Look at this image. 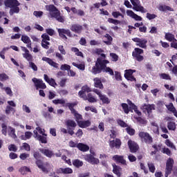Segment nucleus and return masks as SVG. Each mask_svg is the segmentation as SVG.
I'll use <instances>...</instances> for the list:
<instances>
[{
	"mask_svg": "<svg viewBox=\"0 0 177 177\" xmlns=\"http://www.w3.org/2000/svg\"><path fill=\"white\" fill-rule=\"evenodd\" d=\"M110 62L106 59H103L102 57H98L95 62V64L92 67L91 73L94 75L100 74L101 73H109L110 75H114V71L111 68L107 66Z\"/></svg>",
	"mask_w": 177,
	"mask_h": 177,
	"instance_id": "f257e3e1",
	"label": "nucleus"
},
{
	"mask_svg": "<svg viewBox=\"0 0 177 177\" xmlns=\"http://www.w3.org/2000/svg\"><path fill=\"white\" fill-rule=\"evenodd\" d=\"M5 6V9H9V14L10 16H13L15 14L20 13V2L17 0H0V6Z\"/></svg>",
	"mask_w": 177,
	"mask_h": 177,
	"instance_id": "f03ea898",
	"label": "nucleus"
},
{
	"mask_svg": "<svg viewBox=\"0 0 177 177\" xmlns=\"http://www.w3.org/2000/svg\"><path fill=\"white\" fill-rule=\"evenodd\" d=\"M47 10H49L52 17H55L59 23H64V18L60 16V11L53 4L46 6Z\"/></svg>",
	"mask_w": 177,
	"mask_h": 177,
	"instance_id": "7ed1b4c3",
	"label": "nucleus"
},
{
	"mask_svg": "<svg viewBox=\"0 0 177 177\" xmlns=\"http://www.w3.org/2000/svg\"><path fill=\"white\" fill-rule=\"evenodd\" d=\"M78 102H68L66 104V107H68L69 110L71 111V114L74 115L75 118L76 122H80L81 120L83 119L82 115L80 114L78 111L74 109L75 106H77Z\"/></svg>",
	"mask_w": 177,
	"mask_h": 177,
	"instance_id": "20e7f679",
	"label": "nucleus"
},
{
	"mask_svg": "<svg viewBox=\"0 0 177 177\" xmlns=\"http://www.w3.org/2000/svg\"><path fill=\"white\" fill-rule=\"evenodd\" d=\"M143 53H145V50H143V49L135 48L132 52V57L136 60V62H143L145 60V57L142 55Z\"/></svg>",
	"mask_w": 177,
	"mask_h": 177,
	"instance_id": "39448f33",
	"label": "nucleus"
},
{
	"mask_svg": "<svg viewBox=\"0 0 177 177\" xmlns=\"http://www.w3.org/2000/svg\"><path fill=\"white\" fill-rule=\"evenodd\" d=\"M138 136L141 139V141L146 145H151L153 143V137L147 132L140 131Z\"/></svg>",
	"mask_w": 177,
	"mask_h": 177,
	"instance_id": "423d86ee",
	"label": "nucleus"
},
{
	"mask_svg": "<svg viewBox=\"0 0 177 177\" xmlns=\"http://www.w3.org/2000/svg\"><path fill=\"white\" fill-rule=\"evenodd\" d=\"M65 125L68 129V133L71 135V136H73L74 135V129L77 127V123L75 121L68 119L65 122Z\"/></svg>",
	"mask_w": 177,
	"mask_h": 177,
	"instance_id": "0eeeda50",
	"label": "nucleus"
},
{
	"mask_svg": "<svg viewBox=\"0 0 177 177\" xmlns=\"http://www.w3.org/2000/svg\"><path fill=\"white\" fill-rule=\"evenodd\" d=\"M174 161L171 158H169L166 162L165 174V176L168 177L172 174V169L174 168Z\"/></svg>",
	"mask_w": 177,
	"mask_h": 177,
	"instance_id": "6e6552de",
	"label": "nucleus"
},
{
	"mask_svg": "<svg viewBox=\"0 0 177 177\" xmlns=\"http://www.w3.org/2000/svg\"><path fill=\"white\" fill-rule=\"evenodd\" d=\"M131 5H133V10L136 12H141V13H146V10L140 4V0H130Z\"/></svg>",
	"mask_w": 177,
	"mask_h": 177,
	"instance_id": "1a4fd4ad",
	"label": "nucleus"
},
{
	"mask_svg": "<svg viewBox=\"0 0 177 177\" xmlns=\"http://www.w3.org/2000/svg\"><path fill=\"white\" fill-rule=\"evenodd\" d=\"M57 32L59 34V37H60V38H62V39L67 40V37H69L70 38L73 37V35H71V31H70V29L58 28Z\"/></svg>",
	"mask_w": 177,
	"mask_h": 177,
	"instance_id": "9d476101",
	"label": "nucleus"
},
{
	"mask_svg": "<svg viewBox=\"0 0 177 177\" xmlns=\"http://www.w3.org/2000/svg\"><path fill=\"white\" fill-rule=\"evenodd\" d=\"M132 41H133V42H136V46H139V48H142V49L147 48V39L135 37L132 39Z\"/></svg>",
	"mask_w": 177,
	"mask_h": 177,
	"instance_id": "9b49d317",
	"label": "nucleus"
},
{
	"mask_svg": "<svg viewBox=\"0 0 177 177\" xmlns=\"http://www.w3.org/2000/svg\"><path fill=\"white\" fill-rule=\"evenodd\" d=\"M32 81L35 84L36 89H46V84L44 83V81H42V80L33 77L32 79Z\"/></svg>",
	"mask_w": 177,
	"mask_h": 177,
	"instance_id": "f8f14e48",
	"label": "nucleus"
},
{
	"mask_svg": "<svg viewBox=\"0 0 177 177\" xmlns=\"http://www.w3.org/2000/svg\"><path fill=\"white\" fill-rule=\"evenodd\" d=\"M33 133L34 138L37 139V140H39L40 143H42L44 145H46V143H48V136L39 135L38 134V131H37V130H34Z\"/></svg>",
	"mask_w": 177,
	"mask_h": 177,
	"instance_id": "ddd939ff",
	"label": "nucleus"
},
{
	"mask_svg": "<svg viewBox=\"0 0 177 177\" xmlns=\"http://www.w3.org/2000/svg\"><path fill=\"white\" fill-rule=\"evenodd\" d=\"M141 109L143 113H147L148 115H150L151 113H153V110H156V105L154 104H144Z\"/></svg>",
	"mask_w": 177,
	"mask_h": 177,
	"instance_id": "4468645a",
	"label": "nucleus"
},
{
	"mask_svg": "<svg viewBox=\"0 0 177 177\" xmlns=\"http://www.w3.org/2000/svg\"><path fill=\"white\" fill-rule=\"evenodd\" d=\"M131 153H136L139 150V145L135 141L129 140L127 142Z\"/></svg>",
	"mask_w": 177,
	"mask_h": 177,
	"instance_id": "2eb2a0df",
	"label": "nucleus"
},
{
	"mask_svg": "<svg viewBox=\"0 0 177 177\" xmlns=\"http://www.w3.org/2000/svg\"><path fill=\"white\" fill-rule=\"evenodd\" d=\"M85 160L87 161V162L92 164V165H97V164L100 162V160L97 158L93 157V155L92 154L86 155Z\"/></svg>",
	"mask_w": 177,
	"mask_h": 177,
	"instance_id": "dca6fc26",
	"label": "nucleus"
},
{
	"mask_svg": "<svg viewBox=\"0 0 177 177\" xmlns=\"http://www.w3.org/2000/svg\"><path fill=\"white\" fill-rule=\"evenodd\" d=\"M121 145H122V142H121V140L120 138H115L113 140L109 141V147L111 149H121Z\"/></svg>",
	"mask_w": 177,
	"mask_h": 177,
	"instance_id": "f3484780",
	"label": "nucleus"
},
{
	"mask_svg": "<svg viewBox=\"0 0 177 177\" xmlns=\"http://www.w3.org/2000/svg\"><path fill=\"white\" fill-rule=\"evenodd\" d=\"M91 88H89V86H83L82 87V91H80L78 93V95L80 96V97H81L82 99H86V94L85 93L86 92H87V93H89V92H91Z\"/></svg>",
	"mask_w": 177,
	"mask_h": 177,
	"instance_id": "a211bd4d",
	"label": "nucleus"
},
{
	"mask_svg": "<svg viewBox=\"0 0 177 177\" xmlns=\"http://www.w3.org/2000/svg\"><path fill=\"white\" fill-rule=\"evenodd\" d=\"M70 30H72L73 32H75V34H81L84 28L80 24H75L71 25Z\"/></svg>",
	"mask_w": 177,
	"mask_h": 177,
	"instance_id": "6ab92c4d",
	"label": "nucleus"
},
{
	"mask_svg": "<svg viewBox=\"0 0 177 177\" xmlns=\"http://www.w3.org/2000/svg\"><path fill=\"white\" fill-rule=\"evenodd\" d=\"M127 16H129L132 19H134V20H136V21H142V20H143V18H142V17L136 15L135 12H133V11H132L131 10H127Z\"/></svg>",
	"mask_w": 177,
	"mask_h": 177,
	"instance_id": "aec40b11",
	"label": "nucleus"
},
{
	"mask_svg": "<svg viewBox=\"0 0 177 177\" xmlns=\"http://www.w3.org/2000/svg\"><path fill=\"white\" fill-rule=\"evenodd\" d=\"M113 159L118 164H122V165H127V160H125V159H124L123 156L115 155L113 156Z\"/></svg>",
	"mask_w": 177,
	"mask_h": 177,
	"instance_id": "412c9836",
	"label": "nucleus"
},
{
	"mask_svg": "<svg viewBox=\"0 0 177 177\" xmlns=\"http://www.w3.org/2000/svg\"><path fill=\"white\" fill-rule=\"evenodd\" d=\"M41 60H43V62H46L50 66H52V67H54V68H59V64L55 62L52 59L49 57H43Z\"/></svg>",
	"mask_w": 177,
	"mask_h": 177,
	"instance_id": "4be33fe9",
	"label": "nucleus"
},
{
	"mask_svg": "<svg viewBox=\"0 0 177 177\" xmlns=\"http://www.w3.org/2000/svg\"><path fill=\"white\" fill-rule=\"evenodd\" d=\"M21 49L24 52H25V53L23 54V57L26 59L28 62H32V55L30 54V50H28V49H27L26 47H21Z\"/></svg>",
	"mask_w": 177,
	"mask_h": 177,
	"instance_id": "5701e85b",
	"label": "nucleus"
},
{
	"mask_svg": "<svg viewBox=\"0 0 177 177\" xmlns=\"http://www.w3.org/2000/svg\"><path fill=\"white\" fill-rule=\"evenodd\" d=\"M39 151L42 154H44V156H46V157H48V158H52V157H53L54 156L53 151H51L49 149L41 148L39 149Z\"/></svg>",
	"mask_w": 177,
	"mask_h": 177,
	"instance_id": "b1692460",
	"label": "nucleus"
},
{
	"mask_svg": "<svg viewBox=\"0 0 177 177\" xmlns=\"http://www.w3.org/2000/svg\"><path fill=\"white\" fill-rule=\"evenodd\" d=\"M35 164L39 169H41L42 172H45V174H48V172H49L48 169L44 166V162H42V160L38 159L36 160Z\"/></svg>",
	"mask_w": 177,
	"mask_h": 177,
	"instance_id": "393cba45",
	"label": "nucleus"
},
{
	"mask_svg": "<svg viewBox=\"0 0 177 177\" xmlns=\"http://www.w3.org/2000/svg\"><path fill=\"white\" fill-rule=\"evenodd\" d=\"M77 149L80 151H83V153L89 151V146L82 142L77 143Z\"/></svg>",
	"mask_w": 177,
	"mask_h": 177,
	"instance_id": "a878e982",
	"label": "nucleus"
},
{
	"mask_svg": "<svg viewBox=\"0 0 177 177\" xmlns=\"http://www.w3.org/2000/svg\"><path fill=\"white\" fill-rule=\"evenodd\" d=\"M160 12H174V8L169 7V6L160 4L158 7Z\"/></svg>",
	"mask_w": 177,
	"mask_h": 177,
	"instance_id": "bb28decb",
	"label": "nucleus"
},
{
	"mask_svg": "<svg viewBox=\"0 0 177 177\" xmlns=\"http://www.w3.org/2000/svg\"><path fill=\"white\" fill-rule=\"evenodd\" d=\"M112 166L113 174H115V175H116L118 177H121V171H122V168L115 164L112 165Z\"/></svg>",
	"mask_w": 177,
	"mask_h": 177,
	"instance_id": "cd10ccee",
	"label": "nucleus"
},
{
	"mask_svg": "<svg viewBox=\"0 0 177 177\" xmlns=\"http://www.w3.org/2000/svg\"><path fill=\"white\" fill-rule=\"evenodd\" d=\"M94 81V86L95 88H99V89H103L104 86H103V84L102 83V80L99 77H95L93 79Z\"/></svg>",
	"mask_w": 177,
	"mask_h": 177,
	"instance_id": "c85d7f7f",
	"label": "nucleus"
},
{
	"mask_svg": "<svg viewBox=\"0 0 177 177\" xmlns=\"http://www.w3.org/2000/svg\"><path fill=\"white\" fill-rule=\"evenodd\" d=\"M44 80L46 81V82L49 84L50 85V86H55V85H57L56 84V81L55 80V79L49 78V77L46 74H44Z\"/></svg>",
	"mask_w": 177,
	"mask_h": 177,
	"instance_id": "c756f323",
	"label": "nucleus"
},
{
	"mask_svg": "<svg viewBox=\"0 0 177 177\" xmlns=\"http://www.w3.org/2000/svg\"><path fill=\"white\" fill-rule=\"evenodd\" d=\"M91 122L89 120H81L78 122V126L80 128H88V127H91Z\"/></svg>",
	"mask_w": 177,
	"mask_h": 177,
	"instance_id": "7c9ffc66",
	"label": "nucleus"
},
{
	"mask_svg": "<svg viewBox=\"0 0 177 177\" xmlns=\"http://www.w3.org/2000/svg\"><path fill=\"white\" fill-rule=\"evenodd\" d=\"M129 104H130L131 108L138 115V117L142 116V112L138 109V106L135 105V104L132 103V101H129Z\"/></svg>",
	"mask_w": 177,
	"mask_h": 177,
	"instance_id": "2f4dec72",
	"label": "nucleus"
},
{
	"mask_svg": "<svg viewBox=\"0 0 177 177\" xmlns=\"http://www.w3.org/2000/svg\"><path fill=\"white\" fill-rule=\"evenodd\" d=\"M165 38L167 41H169V42H172L173 41H177L176 39H175V35L170 32H167L165 35Z\"/></svg>",
	"mask_w": 177,
	"mask_h": 177,
	"instance_id": "473e14b6",
	"label": "nucleus"
},
{
	"mask_svg": "<svg viewBox=\"0 0 177 177\" xmlns=\"http://www.w3.org/2000/svg\"><path fill=\"white\" fill-rule=\"evenodd\" d=\"M71 12H73V15H77V16H84L85 12L82 10H77L75 7H72L71 8Z\"/></svg>",
	"mask_w": 177,
	"mask_h": 177,
	"instance_id": "72a5a7b5",
	"label": "nucleus"
},
{
	"mask_svg": "<svg viewBox=\"0 0 177 177\" xmlns=\"http://www.w3.org/2000/svg\"><path fill=\"white\" fill-rule=\"evenodd\" d=\"M100 100H101L103 104H110V102H111V100L108 98L107 95L103 94L100 95Z\"/></svg>",
	"mask_w": 177,
	"mask_h": 177,
	"instance_id": "f704fd0d",
	"label": "nucleus"
},
{
	"mask_svg": "<svg viewBox=\"0 0 177 177\" xmlns=\"http://www.w3.org/2000/svg\"><path fill=\"white\" fill-rule=\"evenodd\" d=\"M122 109L125 114H129V111H131V107L127 103L121 104Z\"/></svg>",
	"mask_w": 177,
	"mask_h": 177,
	"instance_id": "c9c22d12",
	"label": "nucleus"
},
{
	"mask_svg": "<svg viewBox=\"0 0 177 177\" xmlns=\"http://www.w3.org/2000/svg\"><path fill=\"white\" fill-rule=\"evenodd\" d=\"M133 73H136V70L128 69L125 71L124 78H129L133 75Z\"/></svg>",
	"mask_w": 177,
	"mask_h": 177,
	"instance_id": "e433bc0d",
	"label": "nucleus"
},
{
	"mask_svg": "<svg viewBox=\"0 0 177 177\" xmlns=\"http://www.w3.org/2000/svg\"><path fill=\"white\" fill-rule=\"evenodd\" d=\"M32 133L30 131H26L25 135L21 136V140H27V139H31Z\"/></svg>",
	"mask_w": 177,
	"mask_h": 177,
	"instance_id": "4c0bfd02",
	"label": "nucleus"
},
{
	"mask_svg": "<svg viewBox=\"0 0 177 177\" xmlns=\"http://www.w3.org/2000/svg\"><path fill=\"white\" fill-rule=\"evenodd\" d=\"M73 165H74V167H75L76 168H80V167H82V165H84V162L80 160V159H76L73 160Z\"/></svg>",
	"mask_w": 177,
	"mask_h": 177,
	"instance_id": "58836bf2",
	"label": "nucleus"
},
{
	"mask_svg": "<svg viewBox=\"0 0 177 177\" xmlns=\"http://www.w3.org/2000/svg\"><path fill=\"white\" fill-rule=\"evenodd\" d=\"M167 128L169 131H176V124L174 122H167Z\"/></svg>",
	"mask_w": 177,
	"mask_h": 177,
	"instance_id": "ea45409f",
	"label": "nucleus"
},
{
	"mask_svg": "<svg viewBox=\"0 0 177 177\" xmlns=\"http://www.w3.org/2000/svg\"><path fill=\"white\" fill-rule=\"evenodd\" d=\"M19 171L20 172V174H21V175H26V172H31V169H30L26 166H24L19 169Z\"/></svg>",
	"mask_w": 177,
	"mask_h": 177,
	"instance_id": "a19ab883",
	"label": "nucleus"
},
{
	"mask_svg": "<svg viewBox=\"0 0 177 177\" xmlns=\"http://www.w3.org/2000/svg\"><path fill=\"white\" fill-rule=\"evenodd\" d=\"M26 150V151H30L31 150V147L27 142H24L22 146L20 147L21 150Z\"/></svg>",
	"mask_w": 177,
	"mask_h": 177,
	"instance_id": "79ce46f5",
	"label": "nucleus"
},
{
	"mask_svg": "<svg viewBox=\"0 0 177 177\" xmlns=\"http://www.w3.org/2000/svg\"><path fill=\"white\" fill-rule=\"evenodd\" d=\"M72 64H73V66H74V67H76L79 70H82V71H84V70H85V64H78L75 62H73Z\"/></svg>",
	"mask_w": 177,
	"mask_h": 177,
	"instance_id": "37998d69",
	"label": "nucleus"
},
{
	"mask_svg": "<svg viewBox=\"0 0 177 177\" xmlns=\"http://www.w3.org/2000/svg\"><path fill=\"white\" fill-rule=\"evenodd\" d=\"M104 37L107 39V41H104V44H106V45H111V42H113V37L109 34H106Z\"/></svg>",
	"mask_w": 177,
	"mask_h": 177,
	"instance_id": "c03bdc74",
	"label": "nucleus"
},
{
	"mask_svg": "<svg viewBox=\"0 0 177 177\" xmlns=\"http://www.w3.org/2000/svg\"><path fill=\"white\" fill-rule=\"evenodd\" d=\"M107 21L108 23H110L111 24H114L115 26H117L118 24H121V21H119L118 19H114L113 18H109Z\"/></svg>",
	"mask_w": 177,
	"mask_h": 177,
	"instance_id": "a18cd8bd",
	"label": "nucleus"
},
{
	"mask_svg": "<svg viewBox=\"0 0 177 177\" xmlns=\"http://www.w3.org/2000/svg\"><path fill=\"white\" fill-rule=\"evenodd\" d=\"M10 132L8 133L9 136L12 138V139H17V136H16V129L12 127H10Z\"/></svg>",
	"mask_w": 177,
	"mask_h": 177,
	"instance_id": "49530a36",
	"label": "nucleus"
},
{
	"mask_svg": "<svg viewBox=\"0 0 177 177\" xmlns=\"http://www.w3.org/2000/svg\"><path fill=\"white\" fill-rule=\"evenodd\" d=\"M70 69H71V66L67 64H62L60 66L62 71H68Z\"/></svg>",
	"mask_w": 177,
	"mask_h": 177,
	"instance_id": "de8ad7c7",
	"label": "nucleus"
},
{
	"mask_svg": "<svg viewBox=\"0 0 177 177\" xmlns=\"http://www.w3.org/2000/svg\"><path fill=\"white\" fill-rule=\"evenodd\" d=\"M166 107L169 111H171V113H176V109H175V106H174L173 103H169V104L166 105Z\"/></svg>",
	"mask_w": 177,
	"mask_h": 177,
	"instance_id": "09e8293b",
	"label": "nucleus"
},
{
	"mask_svg": "<svg viewBox=\"0 0 177 177\" xmlns=\"http://www.w3.org/2000/svg\"><path fill=\"white\" fill-rule=\"evenodd\" d=\"M126 131L127 132L128 135H130V136H133L136 132L135 129L131 128L130 127L126 128Z\"/></svg>",
	"mask_w": 177,
	"mask_h": 177,
	"instance_id": "8fccbe9b",
	"label": "nucleus"
},
{
	"mask_svg": "<svg viewBox=\"0 0 177 177\" xmlns=\"http://www.w3.org/2000/svg\"><path fill=\"white\" fill-rule=\"evenodd\" d=\"M21 40L22 41V42H24V44H28V42L31 41V39H30V37H28V36L24 35L21 36Z\"/></svg>",
	"mask_w": 177,
	"mask_h": 177,
	"instance_id": "3c124183",
	"label": "nucleus"
},
{
	"mask_svg": "<svg viewBox=\"0 0 177 177\" xmlns=\"http://www.w3.org/2000/svg\"><path fill=\"white\" fill-rule=\"evenodd\" d=\"M162 80H166L167 81H171V76L167 73H161L159 75Z\"/></svg>",
	"mask_w": 177,
	"mask_h": 177,
	"instance_id": "603ef678",
	"label": "nucleus"
},
{
	"mask_svg": "<svg viewBox=\"0 0 177 177\" xmlns=\"http://www.w3.org/2000/svg\"><path fill=\"white\" fill-rule=\"evenodd\" d=\"M62 174H64V175H67L68 174H73V169H71L70 167L62 168Z\"/></svg>",
	"mask_w": 177,
	"mask_h": 177,
	"instance_id": "864d4df0",
	"label": "nucleus"
},
{
	"mask_svg": "<svg viewBox=\"0 0 177 177\" xmlns=\"http://www.w3.org/2000/svg\"><path fill=\"white\" fill-rule=\"evenodd\" d=\"M165 145L168 147H170L171 149H174V150H176V147H175V145H174V143H172V142H171V140H165Z\"/></svg>",
	"mask_w": 177,
	"mask_h": 177,
	"instance_id": "5fc2aeb1",
	"label": "nucleus"
},
{
	"mask_svg": "<svg viewBox=\"0 0 177 177\" xmlns=\"http://www.w3.org/2000/svg\"><path fill=\"white\" fill-rule=\"evenodd\" d=\"M1 128L2 134L4 135V136H6V135H8V127L6 126V124H5V123H3L1 124Z\"/></svg>",
	"mask_w": 177,
	"mask_h": 177,
	"instance_id": "6e6d98bb",
	"label": "nucleus"
},
{
	"mask_svg": "<svg viewBox=\"0 0 177 177\" xmlns=\"http://www.w3.org/2000/svg\"><path fill=\"white\" fill-rule=\"evenodd\" d=\"M53 103L54 104H64L66 103V100L64 99L53 100Z\"/></svg>",
	"mask_w": 177,
	"mask_h": 177,
	"instance_id": "4d7b16f0",
	"label": "nucleus"
},
{
	"mask_svg": "<svg viewBox=\"0 0 177 177\" xmlns=\"http://www.w3.org/2000/svg\"><path fill=\"white\" fill-rule=\"evenodd\" d=\"M118 124L122 128H127L128 127V124L125 122H124V120H122L121 119L118 120Z\"/></svg>",
	"mask_w": 177,
	"mask_h": 177,
	"instance_id": "13d9d810",
	"label": "nucleus"
},
{
	"mask_svg": "<svg viewBox=\"0 0 177 177\" xmlns=\"http://www.w3.org/2000/svg\"><path fill=\"white\" fill-rule=\"evenodd\" d=\"M9 80V76L6 73H0V81L3 82Z\"/></svg>",
	"mask_w": 177,
	"mask_h": 177,
	"instance_id": "bf43d9fd",
	"label": "nucleus"
},
{
	"mask_svg": "<svg viewBox=\"0 0 177 177\" xmlns=\"http://www.w3.org/2000/svg\"><path fill=\"white\" fill-rule=\"evenodd\" d=\"M8 150L9 151H14L16 153V151H17V147H16L15 144H11L8 146Z\"/></svg>",
	"mask_w": 177,
	"mask_h": 177,
	"instance_id": "052dcab7",
	"label": "nucleus"
},
{
	"mask_svg": "<svg viewBox=\"0 0 177 177\" xmlns=\"http://www.w3.org/2000/svg\"><path fill=\"white\" fill-rule=\"evenodd\" d=\"M148 167L150 172H151L152 174H154V172H156V167L154 166V164L148 163Z\"/></svg>",
	"mask_w": 177,
	"mask_h": 177,
	"instance_id": "680f3d73",
	"label": "nucleus"
},
{
	"mask_svg": "<svg viewBox=\"0 0 177 177\" xmlns=\"http://www.w3.org/2000/svg\"><path fill=\"white\" fill-rule=\"evenodd\" d=\"M110 56L111 57L112 62H118V55L114 53H111Z\"/></svg>",
	"mask_w": 177,
	"mask_h": 177,
	"instance_id": "e2e57ef3",
	"label": "nucleus"
},
{
	"mask_svg": "<svg viewBox=\"0 0 177 177\" xmlns=\"http://www.w3.org/2000/svg\"><path fill=\"white\" fill-rule=\"evenodd\" d=\"M115 78L117 81H122V77L121 76V73L118 71L115 72Z\"/></svg>",
	"mask_w": 177,
	"mask_h": 177,
	"instance_id": "0e129e2a",
	"label": "nucleus"
},
{
	"mask_svg": "<svg viewBox=\"0 0 177 177\" xmlns=\"http://www.w3.org/2000/svg\"><path fill=\"white\" fill-rule=\"evenodd\" d=\"M156 17H157L156 14L147 13V19H148V20H153V19H156Z\"/></svg>",
	"mask_w": 177,
	"mask_h": 177,
	"instance_id": "69168bd1",
	"label": "nucleus"
},
{
	"mask_svg": "<svg viewBox=\"0 0 177 177\" xmlns=\"http://www.w3.org/2000/svg\"><path fill=\"white\" fill-rule=\"evenodd\" d=\"M46 32L48 34V35H50V37H53V35H55V30L52 28L46 29Z\"/></svg>",
	"mask_w": 177,
	"mask_h": 177,
	"instance_id": "338daca9",
	"label": "nucleus"
},
{
	"mask_svg": "<svg viewBox=\"0 0 177 177\" xmlns=\"http://www.w3.org/2000/svg\"><path fill=\"white\" fill-rule=\"evenodd\" d=\"M42 41H50V37L49 35L44 33L41 35Z\"/></svg>",
	"mask_w": 177,
	"mask_h": 177,
	"instance_id": "774afa93",
	"label": "nucleus"
}]
</instances>
